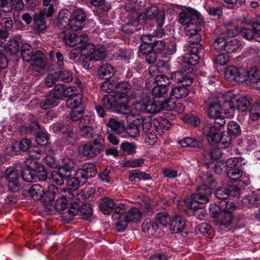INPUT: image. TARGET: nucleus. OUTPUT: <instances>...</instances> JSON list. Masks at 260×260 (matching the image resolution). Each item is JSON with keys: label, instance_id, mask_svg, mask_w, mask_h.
Segmentation results:
<instances>
[{"label": "nucleus", "instance_id": "f257e3e1", "mask_svg": "<svg viewBox=\"0 0 260 260\" xmlns=\"http://www.w3.org/2000/svg\"><path fill=\"white\" fill-rule=\"evenodd\" d=\"M78 47L81 51V64L85 69L91 68L95 61L106 57V49L102 45L95 46L93 44L86 42Z\"/></svg>", "mask_w": 260, "mask_h": 260}, {"label": "nucleus", "instance_id": "f03ea898", "mask_svg": "<svg viewBox=\"0 0 260 260\" xmlns=\"http://www.w3.org/2000/svg\"><path fill=\"white\" fill-rule=\"evenodd\" d=\"M175 102L172 99L158 101L148 100L137 104L136 108L140 112L147 114H156L162 110L171 111L175 107Z\"/></svg>", "mask_w": 260, "mask_h": 260}, {"label": "nucleus", "instance_id": "7ed1b4c3", "mask_svg": "<svg viewBox=\"0 0 260 260\" xmlns=\"http://www.w3.org/2000/svg\"><path fill=\"white\" fill-rule=\"evenodd\" d=\"M103 105L105 109L117 113H123L127 106V98L124 94H107L101 99Z\"/></svg>", "mask_w": 260, "mask_h": 260}, {"label": "nucleus", "instance_id": "20e7f679", "mask_svg": "<svg viewBox=\"0 0 260 260\" xmlns=\"http://www.w3.org/2000/svg\"><path fill=\"white\" fill-rule=\"evenodd\" d=\"M104 148V139L96 135L94 140L88 142L83 146L82 154L88 158H92L99 155Z\"/></svg>", "mask_w": 260, "mask_h": 260}, {"label": "nucleus", "instance_id": "39448f33", "mask_svg": "<svg viewBox=\"0 0 260 260\" xmlns=\"http://www.w3.org/2000/svg\"><path fill=\"white\" fill-rule=\"evenodd\" d=\"M21 169V165L17 164L8 168L5 172V176L8 181V189L12 192H16L20 189L19 179V170Z\"/></svg>", "mask_w": 260, "mask_h": 260}, {"label": "nucleus", "instance_id": "423d86ee", "mask_svg": "<svg viewBox=\"0 0 260 260\" xmlns=\"http://www.w3.org/2000/svg\"><path fill=\"white\" fill-rule=\"evenodd\" d=\"M201 22L193 24H189L186 26L184 28V32L187 42V46H196L201 40V36L200 34L201 31Z\"/></svg>", "mask_w": 260, "mask_h": 260}, {"label": "nucleus", "instance_id": "0eeeda50", "mask_svg": "<svg viewBox=\"0 0 260 260\" xmlns=\"http://www.w3.org/2000/svg\"><path fill=\"white\" fill-rule=\"evenodd\" d=\"M193 69L192 67L184 66L179 71L171 74V79L184 85H190L192 83L193 77L191 74Z\"/></svg>", "mask_w": 260, "mask_h": 260}, {"label": "nucleus", "instance_id": "6e6552de", "mask_svg": "<svg viewBox=\"0 0 260 260\" xmlns=\"http://www.w3.org/2000/svg\"><path fill=\"white\" fill-rule=\"evenodd\" d=\"M179 22L182 25L187 26L189 24L202 22L200 18L199 13L191 8L183 10L179 15Z\"/></svg>", "mask_w": 260, "mask_h": 260}, {"label": "nucleus", "instance_id": "1a4fd4ad", "mask_svg": "<svg viewBox=\"0 0 260 260\" xmlns=\"http://www.w3.org/2000/svg\"><path fill=\"white\" fill-rule=\"evenodd\" d=\"M190 49L189 52L186 53L183 57V61L186 64L185 66L191 67L197 64L199 61L198 54L203 49L202 44H197L196 46H188Z\"/></svg>", "mask_w": 260, "mask_h": 260}, {"label": "nucleus", "instance_id": "9d476101", "mask_svg": "<svg viewBox=\"0 0 260 260\" xmlns=\"http://www.w3.org/2000/svg\"><path fill=\"white\" fill-rule=\"evenodd\" d=\"M229 206L234 207L233 203L230 202L227 204L226 210L220 211L216 218L213 220L216 225L227 228L231 224L233 221V216L231 213L232 211Z\"/></svg>", "mask_w": 260, "mask_h": 260}, {"label": "nucleus", "instance_id": "9b49d317", "mask_svg": "<svg viewBox=\"0 0 260 260\" xmlns=\"http://www.w3.org/2000/svg\"><path fill=\"white\" fill-rule=\"evenodd\" d=\"M86 20V14L81 9L74 11L70 16V29L77 31L82 28Z\"/></svg>", "mask_w": 260, "mask_h": 260}, {"label": "nucleus", "instance_id": "f8f14e48", "mask_svg": "<svg viewBox=\"0 0 260 260\" xmlns=\"http://www.w3.org/2000/svg\"><path fill=\"white\" fill-rule=\"evenodd\" d=\"M241 189L235 185H228L218 188L216 192V197L219 199H227L230 196L239 197L241 194Z\"/></svg>", "mask_w": 260, "mask_h": 260}, {"label": "nucleus", "instance_id": "ddd939ff", "mask_svg": "<svg viewBox=\"0 0 260 260\" xmlns=\"http://www.w3.org/2000/svg\"><path fill=\"white\" fill-rule=\"evenodd\" d=\"M240 34L248 40L254 39L260 43V23L255 22L251 25V28H241Z\"/></svg>", "mask_w": 260, "mask_h": 260}, {"label": "nucleus", "instance_id": "4468645a", "mask_svg": "<svg viewBox=\"0 0 260 260\" xmlns=\"http://www.w3.org/2000/svg\"><path fill=\"white\" fill-rule=\"evenodd\" d=\"M212 192V189L208 187L207 185H201L198 187L195 193L192 194V200L197 203H207Z\"/></svg>", "mask_w": 260, "mask_h": 260}, {"label": "nucleus", "instance_id": "2eb2a0df", "mask_svg": "<svg viewBox=\"0 0 260 260\" xmlns=\"http://www.w3.org/2000/svg\"><path fill=\"white\" fill-rule=\"evenodd\" d=\"M244 75H243L244 80L247 85L255 86L260 88V75L258 71L255 68H252L249 70H244Z\"/></svg>", "mask_w": 260, "mask_h": 260}, {"label": "nucleus", "instance_id": "dca6fc26", "mask_svg": "<svg viewBox=\"0 0 260 260\" xmlns=\"http://www.w3.org/2000/svg\"><path fill=\"white\" fill-rule=\"evenodd\" d=\"M244 69H238L234 66H229L224 71V76L226 79L230 82L235 81L237 83H242L243 75H244Z\"/></svg>", "mask_w": 260, "mask_h": 260}, {"label": "nucleus", "instance_id": "f3484780", "mask_svg": "<svg viewBox=\"0 0 260 260\" xmlns=\"http://www.w3.org/2000/svg\"><path fill=\"white\" fill-rule=\"evenodd\" d=\"M60 193L59 192L58 188L53 184L49 185L47 190L45 192L43 197L42 203L50 210V207H52L54 200L56 196L57 198Z\"/></svg>", "mask_w": 260, "mask_h": 260}, {"label": "nucleus", "instance_id": "a211bd4d", "mask_svg": "<svg viewBox=\"0 0 260 260\" xmlns=\"http://www.w3.org/2000/svg\"><path fill=\"white\" fill-rule=\"evenodd\" d=\"M60 193L59 192L58 188L53 184L49 185L47 190L45 192L43 197L42 203L50 210V207H52L54 200L56 196L57 198Z\"/></svg>", "mask_w": 260, "mask_h": 260}, {"label": "nucleus", "instance_id": "6ab92c4d", "mask_svg": "<svg viewBox=\"0 0 260 260\" xmlns=\"http://www.w3.org/2000/svg\"><path fill=\"white\" fill-rule=\"evenodd\" d=\"M31 171L40 181H45L47 178V172L44 166L35 160H32L28 165Z\"/></svg>", "mask_w": 260, "mask_h": 260}, {"label": "nucleus", "instance_id": "aec40b11", "mask_svg": "<svg viewBox=\"0 0 260 260\" xmlns=\"http://www.w3.org/2000/svg\"><path fill=\"white\" fill-rule=\"evenodd\" d=\"M61 100L53 92L49 90L45 96V99L40 103V107L44 110L49 109L58 105Z\"/></svg>", "mask_w": 260, "mask_h": 260}, {"label": "nucleus", "instance_id": "412c9836", "mask_svg": "<svg viewBox=\"0 0 260 260\" xmlns=\"http://www.w3.org/2000/svg\"><path fill=\"white\" fill-rule=\"evenodd\" d=\"M221 129L216 127V125L205 126L204 128V133L206 134L207 140L210 144L219 143Z\"/></svg>", "mask_w": 260, "mask_h": 260}, {"label": "nucleus", "instance_id": "4be33fe9", "mask_svg": "<svg viewBox=\"0 0 260 260\" xmlns=\"http://www.w3.org/2000/svg\"><path fill=\"white\" fill-rule=\"evenodd\" d=\"M79 172L76 171L73 177L68 178L67 179V188L75 190L80 186L83 185L86 183L83 179L84 177H82L83 175L79 173Z\"/></svg>", "mask_w": 260, "mask_h": 260}, {"label": "nucleus", "instance_id": "5701e85b", "mask_svg": "<svg viewBox=\"0 0 260 260\" xmlns=\"http://www.w3.org/2000/svg\"><path fill=\"white\" fill-rule=\"evenodd\" d=\"M185 228V221L180 216H175L172 218L170 222V230L173 234L182 232Z\"/></svg>", "mask_w": 260, "mask_h": 260}, {"label": "nucleus", "instance_id": "b1692460", "mask_svg": "<svg viewBox=\"0 0 260 260\" xmlns=\"http://www.w3.org/2000/svg\"><path fill=\"white\" fill-rule=\"evenodd\" d=\"M77 172L82 174V177L84 181L87 182L89 178L93 177L96 174L97 170L95 166L93 163H85L83 165L82 168L79 169Z\"/></svg>", "mask_w": 260, "mask_h": 260}, {"label": "nucleus", "instance_id": "393cba45", "mask_svg": "<svg viewBox=\"0 0 260 260\" xmlns=\"http://www.w3.org/2000/svg\"><path fill=\"white\" fill-rule=\"evenodd\" d=\"M116 203L110 198L105 197L100 200L99 207L102 213L105 215L110 214L115 207Z\"/></svg>", "mask_w": 260, "mask_h": 260}, {"label": "nucleus", "instance_id": "a878e982", "mask_svg": "<svg viewBox=\"0 0 260 260\" xmlns=\"http://www.w3.org/2000/svg\"><path fill=\"white\" fill-rule=\"evenodd\" d=\"M158 228V223L153 218L152 220L149 218H146L142 225L143 232L152 235Z\"/></svg>", "mask_w": 260, "mask_h": 260}, {"label": "nucleus", "instance_id": "bb28decb", "mask_svg": "<svg viewBox=\"0 0 260 260\" xmlns=\"http://www.w3.org/2000/svg\"><path fill=\"white\" fill-rule=\"evenodd\" d=\"M107 125L111 131L117 134L122 133L125 129L124 121L123 120H119L115 118H110Z\"/></svg>", "mask_w": 260, "mask_h": 260}, {"label": "nucleus", "instance_id": "cd10ccee", "mask_svg": "<svg viewBox=\"0 0 260 260\" xmlns=\"http://www.w3.org/2000/svg\"><path fill=\"white\" fill-rule=\"evenodd\" d=\"M225 51L228 53H234L240 51L243 47V42L237 39L226 40Z\"/></svg>", "mask_w": 260, "mask_h": 260}, {"label": "nucleus", "instance_id": "c85d7f7f", "mask_svg": "<svg viewBox=\"0 0 260 260\" xmlns=\"http://www.w3.org/2000/svg\"><path fill=\"white\" fill-rule=\"evenodd\" d=\"M33 65L37 68L38 70L45 69L46 65V58L41 51H36L33 55L32 59Z\"/></svg>", "mask_w": 260, "mask_h": 260}, {"label": "nucleus", "instance_id": "c756f323", "mask_svg": "<svg viewBox=\"0 0 260 260\" xmlns=\"http://www.w3.org/2000/svg\"><path fill=\"white\" fill-rule=\"evenodd\" d=\"M221 105L217 102L210 103L207 108V115L210 118H216L221 114Z\"/></svg>", "mask_w": 260, "mask_h": 260}, {"label": "nucleus", "instance_id": "7c9ffc66", "mask_svg": "<svg viewBox=\"0 0 260 260\" xmlns=\"http://www.w3.org/2000/svg\"><path fill=\"white\" fill-rule=\"evenodd\" d=\"M68 12H60L57 18V26L60 29L70 28V18H68Z\"/></svg>", "mask_w": 260, "mask_h": 260}, {"label": "nucleus", "instance_id": "2f4dec72", "mask_svg": "<svg viewBox=\"0 0 260 260\" xmlns=\"http://www.w3.org/2000/svg\"><path fill=\"white\" fill-rule=\"evenodd\" d=\"M115 72V69L114 67L109 63L103 64L98 71V74L100 76L106 79L111 77Z\"/></svg>", "mask_w": 260, "mask_h": 260}, {"label": "nucleus", "instance_id": "473e14b6", "mask_svg": "<svg viewBox=\"0 0 260 260\" xmlns=\"http://www.w3.org/2000/svg\"><path fill=\"white\" fill-rule=\"evenodd\" d=\"M28 192L34 200H39L43 197L44 189L41 185L35 184L28 189Z\"/></svg>", "mask_w": 260, "mask_h": 260}, {"label": "nucleus", "instance_id": "72a5a7b5", "mask_svg": "<svg viewBox=\"0 0 260 260\" xmlns=\"http://www.w3.org/2000/svg\"><path fill=\"white\" fill-rule=\"evenodd\" d=\"M187 85L182 84L172 87L170 94L176 99H181L186 97L189 92L188 89L186 88Z\"/></svg>", "mask_w": 260, "mask_h": 260}, {"label": "nucleus", "instance_id": "f704fd0d", "mask_svg": "<svg viewBox=\"0 0 260 260\" xmlns=\"http://www.w3.org/2000/svg\"><path fill=\"white\" fill-rule=\"evenodd\" d=\"M168 90L169 88L167 86L156 85L152 90V93L154 96V99L162 98L163 100L161 101H164V100H168L169 98L166 99V97L168 95Z\"/></svg>", "mask_w": 260, "mask_h": 260}, {"label": "nucleus", "instance_id": "c9c22d12", "mask_svg": "<svg viewBox=\"0 0 260 260\" xmlns=\"http://www.w3.org/2000/svg\"><path fill=\"white\" fill-rule=\"evenodd\" d=\"M46 18L39 12L38 14H36L33 19L34 28L39 31H44L46 28V22L45 21Z\"/></svg>", "mask_w": 260, "mask_h": 260}, {"label": "nucleus", "instance_id": "e433bc0d", "mask_svg": "<svg viewBox=\"0 0 260 260\" xmlns=\"http://www.w3.org/2000/svg\"><path fill=\"white\" fill-rule=\"evenodd\" d=\"M127 220L129 222H137L140 221L142 218V213L141 211L136 208H132L128 210L127 212L124 214Z\"/></svg>", "mask_w": 260, "mask_h": 260}, {"label": "nucleus", "instance_id": "4c0bfd02", "mask_svg": "<svg viewBox=\"0 0 260 260\" xmlns=\"http://www.w3.org/2000/svg\"><path fill=\"white\" fill-rule=\"evenodd\" d=\"M251 98L250 96L240 97L236 101V106L237 110L240 112L246 111L249 107Z\"/></svg>", "mask_w": 260, "mask_h": 260}, {"label": "nucleus", "instance_id": "58836bf2", "mask_svg": "<svg viewBox=\"0 0 260 260\" xmlns=\"http://www.w3.org/2000/svg\"><path fill=\"white\" fill-rule=\"evenodd\" d=\"M234 100V99H232L231 98L225 100L221 106V110L223 111L225 115H228L227 116H231L236 109Z\"/></svg>", "mask_w": 260, "mask_h": 260}, {"label": "nucleus", "instance_id": "ea45409f", "mask_svg": "<svg viewBox=\"0 0 260 260\" xmlns=\"http://www.w3.org/2000/svg\"><path fill=\"white\" fill-rule=\"evenodd\" d=\"M52 128L54 132H60L63 134H66L69 138H73L75 136V134L72 129H71L70 128H68V126L62 124L60 123H55L53 125Z\"/></svg>", "mask_w": 260, "mask_h": 260}, {"label": "nucleus", "instance_id": "a19ab883", "mask_svg": "<svg viewBox=\"0 0 260 260\" xmlns=\"http://www.w3.org/2000/svg\"><path fill=\"white\" fill-rule=\"evenodd\" d=\"M20 52L22 58L26 62H29L32 59L34 53L31 47L27 44H23L20 48Z\"/></svg>", "mask_w": 260, "mask_h": 260}, {"label": "nucleus", "instance_id": "79ce46f5", "mask_svg": "<svg viewBox=\"0 0 260 260\" xmlns=\"http://www.w3.org/2000/svg\"><path fill=\"white\" fill-rule=\"evenodd\" d=\"M31 144V141L30 139H23L21 140L19 143H15L11 148L12 150L16 153L18 152V148L20 150L25 151L28 149Z\"/></svg>", "mask_w": 260, "mask_h": 260}, {"label": "nucleus", "instance_id": "37998d69", "mask_svg": "<svg viewBox=\"0 0 260 260\" xmlns=\"http://www.w3.org/2000/svg\"><path fill=\"white\" fill-rule=\"evenodd\" d=\"M179 143L183 147L200 148L203 145L201 141H197L190 137H187L182 139L179 142Z\"/></svg>", "mask_w": 260, "mask_h": 260}, {"label": "nucleus", "instance_id": "c03bdc74", "mask_svg": "<svg viewBox=\"0 0 260 260\" xmlns=\"http://www.w3.org/2000/svg\"><path fill=\"white\" fill-rule=\"evenodd\" d=\"M136 178L139 179L149 180L151 179V177L149 174L141 172L138 170H133L129 172L128 180L130 181H134Z\"/></svg>", "mask_w": 260, "mask_h": 260}, {"label": "nucleus", "instance_id": "a18cd8bd", "mask_svg": "<svg viewBox=\"0 0 260 260\" xmlns=\"http://www.w3.org/2000/svg\"><path fill=\"white\" fill-rule=\"evenodd\" d=\"M243 202L249 206H256L259 208L260 197L255 193L245 196L242 200Z\"/></svg>", "mask_w": 260, "mask_h": 260}, {"label": "nucleus", "instance_id": "49530a36", "mask_svg": "<svg viewBox=\"0 0 260 260\" xmlns=\"http://www.w3.org/2000/svg\"><path fill=\"white\" fill-rule=\"evenodd\" d=\"M116 92L115 94L122 95L124 94L127 98V101H128V96L126 94V93L130 90L131 86L129 83L127 82H121L119 83L115 84Z\"/></svg>", "mask_w": 260, "mask_h": 260}, {"label": "nucleus", "instance_id": "de8ad7c7", "mask_svg": "<svg viewBox=\"0 0 260 260\" xmlns=\"http://www.w3.org/2000/svg\"><path fill=\"white\" fill-rule=\"evenodd\" d=\"M58 77L56 72L48 74L44 80L45 86L48 88L55 86V84H58L57 83L59 82Z\"/></svg>", "mask_w": 260, "mask_h": 260}, {"label": "nucleus", "instance_id": "09e8293b", "mask_svg": "<svg viewBox=\"0 0 260 260\" xmlns=\"http://www.w3.org/2000/svg\"><path fill=\"white\" fill-rule=\"evenodd\" d=\"M228 133L233 137L239 136L241 133V127L239 124L234 121H231L228 124Z\"/></svg>", "mask_w": 260, "mask_h": 260}, {"label": "nucleus", "instance_id": "8fccbe9b", "mask_svg": "<svg viewBox=\"0 0 260 260\" xmlns=\"http://www.w3.org/2000/svg\"><path fill=\"white\" fill-rule=\"evenodd\" d=\"M80 215L82 218L84 219H89L92 215V209L90 204L84 203L80 206Z\"/></svg>", "mask_w": 260, "mask_h": 260}, {"label": "nucleus", "instance_id": "3c124183", "mask_svg": "<svg viewBox=\"0 0 260 260\" xmlns=\"http://www.w3.org/2000/svg\"><path fill=\"white\" fill-rule=\"evenodd\" d=\"M83 111L74 110L70 112L66 116L67 120L70 123H76L78 124L80 119L83 116Z\"/></svg>", "mask_w": 260, "mask_h": 260}, {"label": "nucleus", "instance_id": "603ef678", "mask_svg": "<svg viewBox=\"0 0 260 260\" xmlns=\"http://www.w3.org/2000/svg\"><path fill=\"white\" fill-rule=\"evenodd\" d=\"M226 175L227 177L232 181H238V185H240L242 183V181L239 180L242 175V172L240 169L238 168L230 169L228 171Z\"/></svg>", "mask_w": 260, "mask_h": 260}, {"label": "nucleus", "instance_id": "864d4df0", "mask_svg": "<svg viewBox=\"0 0 260 260\" xmlns=\"http://www.w3.org/2000/svg\"><path fill=\"white\" fill-rule=\"evenodd\" d=\"M226 33L230 37H233L240 34L241 28L238 27L233 22H229L226 25Z\"/></svg>", "mask_w": 260, "mask_h": 260}, {"label": "nucleus", "instance_id": "5fc2aeb1", "mask_svg": "<svg viewBox=\"0 0 260 260\" xmlns=\"http://www.w3.org/2000/svg\"><path fill=\"white\" fill-rule=\"evenodd\" d=\"M79 134L81 137L88 139L95 138V136L97 135H94L95 131L93 126L80 128Z\"/></svg>", "mask_w": 260, "mask_h": 260}, {"label": "nucleus", "instance_id": "6e6d98bb", "mask_svg": "<svg viewBox=\"0 0 260 260\" xmlns=\"http://www.w3.org/2000/svg\"><path fill=\"white\" fill-rule=\"evenodd\" d=\"M82 103V95L76 94L72 98L69 99L66 102L67 107L71 109L79 107Z\"/></svg>", "mask_w": 260, "mask_h": 260}, {"label": "nucleus", "instance_id": "4d7b16f0", "mask_svg": "<svg viewBox=\"0 0 260 260\" xmlns=\"http://www.w3.org/2000/svg\"><path fill=\"white\" fill-rule=\"evenodd\" d=\"M154 220L163 225L167 226L171 221L170 216L166 212H161L157 214Z\"/></svg>", "mask_w": 260, "mask_h": 260}, {"label": "nucleus", "instance_id": "13d9d810", "mask_svg": "<svg viewBox=\"0 0 260 260\" xmlns=\"http://www.w3.org/2000/svg\"><path fill=\"white\" fill-rule=\"evenodd\" d=\"M139 124L136 120L134 123H130L126 128V132L131 137H137L139 135Z\"/></svg>", "mask_w": 260, "mask_h": 260}, {"label": "nucleus", "instance_id": "bf43d9fd", "mask_svg": "<svg viewBox=\"0 0 260 260\" xmlns=\"http://www.w3.org/2000/svg\"><path fill=\"white\" fill-rule=\"evenodd\" d=\"M49 57L51 60H54L55 58L59 68H62L63 66L64 57L63 54L58 51L51 50L49 52Z\"/></svg>", "mask_w": 260, "mask_h": 260}, {"label": "nucleus", "instance_id": "052dcab7", "mask_svg": "<svg viewBox=\"0 0 260 260\" xmlns=\"http://www.w3.org/2000/svg\"><path fill=\"white\" fill-rule=\"evenodd\" d=\"M137 120L139 125H142L143 130L145 132L149 131L152 126V119L149 116L137 118Z\"/></svg>", "mask_w": 260, "mask_h": 260}, {"label": "nucleus", "instance_id": "680f3d73", "mask_svg": "<svg viewBox=\"0 0 260 260\" xmlns=\"http://www.w3.org/2000/svg\"><path fill=\"white\" fill-rule=\"evenodd\" d=\"M21 177L24 181L27 182H31L36 178L28 165L22 170Z\"/></svg>", "mask_w": 260, "mask_h": 260}, {"label": "nucleus", "instance_id": "e2e57ef3", "mask_svg": "<svg viewBox=\"0 0 260 260\" xmlns=\"http://www.w3.org/2000/svg\"><path fill=\"white\" fill-rule=\"evenodd\" d=\"M58 74L59 81L69 83L72 81L73 75L71 72L68 70H63L56 72Z\"/></svg>", "mask_w": 260, "mask_h": 260}, {"label": "nucleus", "instance_id": "0e129e2a", "mask_svg": "<svg viewBox=\"0 0 260 260\" xmlns=\"http://www.w3.org/2000/svg\"><path fill=\"white\" fill-rule=\"evenodd\" d=\"M67 204V201L66 199L62 197L60 194V195L58 196V198L56 199L53 207L56 211L60 212L66 208Z\"/></svg>", "mask_w": 260, "mask_h": 260}, {"label": "nucleus", "instance_id": "69168bd1", "mask_svg": "<svg viewBox=\"0 0 260 260\" xmlns=\"http://www.w3.org/2000/svg\"><path fill=\"white\" fill-rule=\"evenodd\" d=\"M91 4L95 7H100L103 12H107L111 9V6L105 0H91Z\"/></svg>", "mask_w": 260, "mask_h": 260}, {"label": "nucleus", "instance_id": "338daca9", "mask_svg": "<svg viewBox=\"0 0 260 260\" xmlns=\"http://www.w3.org/2000/svg\"><path fill=\"white\" fill-rule=\"evenodd\" d=\"M36 141L37 144L41 146L47 145L49 141V137L42 130L39 131L36 135Z\"/></svg>", "mask_w": 260, "mask_h": 260}, {"label": "nucleus", "instance_id": "774afa93", "mask_svg": "<svg viewBox=\"0 0 260 260\" xmlns=\"http://www.w3.org/2000/svg\"><path fill=\"white\" fill-rule=\"evenodd\" d=\"M250 117L252 120H256L260 117V104H253L249 111Z\"/></svg>", "mask_w": 260, "mask_h": 260}]
</instances>
